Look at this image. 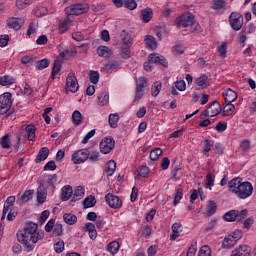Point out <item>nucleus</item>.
Returning a JSON list of instances; mask_svg holds the SVG:
<instances>
[{
	"instance_id": "16",
	"label": "nucleus",
	"mask_w": 256,
	"mask_h": 256,
	"mask_svg": "<svg viewBox=\"0 0 256 256\" xmlns=\"http://www.w3.org/2000/svg\"><path fill=\"white\" fill-rule=\"evenodd\" d=\"M0 105H3L6 109H11L13 106V94L11 92H5L0 95Z\"/></svg>"
},
{
	"instance_id": "17",
	"label": "nucleus",
	"mask_w": 256,
	"mask_h": 256,
	"mask_svg": "<svg viewBox=\"0 0 256 256\" xmlns=\"http://www.w3.org/2000/svg\"><path fill=\"white\" fill-rule=\"evenodd\" d=\"M121 67V61L119 60H110L108 63L104 65V70L106 73H113L115 71H119Z\"/></svg>"
},
{
	"instance_id": "36",
	"label": "nucleus",
	"mask_w": 256,
	"mask_h": 256,
	"mask_svg": "<svg viewBox=\"0 0 256 256\" xmlns=\"http://www.w3.org/2000/svg\"><path fill=\"white\" fill-rule=\"evenodd\" d=\"M206 212L208 214V217L215 215V213H217V203L210 200L206 206Z\"/></svg>"
},
{
	"instance_id": "22",
	"label": "nucleus",
	"mask_w": 256,
	"mask_h": 256,
	"mask_svg": "<svg viewBox=\"0 0 256 256\" xmlns=\"http://www.w3.org/2000/svg\"><path fill=\"white\" fill-rule=\"evenodd\" d=\"M97 55H99V57H104L105 59H107L113 55V51L107 46H98Z\"/></svg>"
},
{
	"instance_id": "61",
	"label": "nucleus",
	"mask_w": 256,
	"mask_h": 256,
	"mask_svg": "<svg viewBox=\"0 0 256 256\" xmlns=\"http://www.w3.org/2000/svg\"><path fill=\"white\" fill-rule=\"evenodd\" d=\"M88 159H89L92 163H97V161L99 160V151H92V152H89Z\"/></svg>"
},
{
	"instance_id": "30",
	"label": "nucleus",
	"mask_w": 256,
	"mask_h": 256,
	"mask_svg": "<svg viewBox=\"0 0 256 256\" xmlns=\"http://www.w3.org/2000/svg\"><path fill=\"white\" fill-rule=\"evenodd\" d=\"M116 169H117V163H115V160H110L105 165V173H107L108 177L113 176V173H115Z\"/></svg>"
},
{
	"instance_id": "25",
	"label": "nucleus",
	"mask_w": 256,
	"mask_h": 256,
	"mask_svg": "<svg viewBox=\"0 0 256 256\" xmlns=\"http://www.w3.org/2000/svg\"><path fill=\"white\" fill-rule=\"evenodd\" d=\"M235 113V105L233 102H226V105L222 108V115L224 117H231Z\"/></svg>"
},
{
	"instance_id": "48",
	"label": "nucleus",
	"mask_w": 256,
	"mask_h": 256,
	"mask_svg": "<svg viewBox=\"0 0 256 256\" xmlns=\"http://www.w3.org/2000/svg\"><path fill=\"white\" fill-rule=\"evenodd\" d=\"M55 253H63L65 251V242L63 240H59L54 244Z\"/></svg>"
},
{
	"instance_id": "11",
	"label": "nucleus",
	"mask_w": 256,
	"mask_h": 256,
	"mask_svg": "<svg viewBox=\"0 0 256 256\" xmlns=\"http://www.w3.org/2000/svg\"><path fill=\"white\" fill-rule=\"evenodd\" d=\"M66 91L70 93H77L79 91V83H77V77L74 73H69L66 79Z\"/></svg>"
},
{
	"instance_id": "49",
	"label": "nucleus",
	"mask_w": 256,
	"mask_h": 256,
	"mask_svg": "<svg viewBox=\"0 0 256 256\" xmlns=\"http://www.w3.org/2000/svg\"><path fill=\"white\" fill-rule=\"evenodd\" d=\"M136 83H137L136 89L138 90H143L145 87L148 86L147 78L145 77H140Z\"/></svg>"
},
{
	"instance_id": "52",
	"label": "nucleus",
	"mask_w": 256,
	"mask_h": 256,
	"mask_svg": "<svg viewBox=\"0 0 256 256\" xmlns=\"http://www.w3.org/2000/svg\"><path fill=\"white\" fill-rule=\"evenodd\" d=\"M123 5L124 7H126V9H129L130 11L137 9V2L135 0H124Z\"/></svg>"
},
{
	"instance_id": "35",
	"label": "nucleus",
	"mask_w": 256,
	"mask_h": 256,
	"mask_svg": "<svg viewBox=\"0 0 256 256\" xmlns=\"http://www.w3.org/2000/svg\"><path fill=\"white\" fill-rule=\"evenodd\" d=\"M72 122H73V125L75 126L81 125L83 123V115L79 110H76L73 112Z\"/></svg>"
},
{
	"instance_id": "18",
	"label": "nucleus",
	"mask_w": 256,
	"mask_h": 256,
	"mask_svg": "<svg viewBox=\"0 0 256 256\" xmlns=\"http://www.w3.org/2000/svg\"><path fill=\"white\" fill-rule=\"evenodd\" d=\"M207 109L210 112L211 117H217V115L223 111V107H221V104L218 101L212 102Z\"/></svg>"
},
{
	"instance_id": "7",
	"label": "nucleus",
	"mask_w": 256,
	"mask_h": 256,
	"mask_svg": "<svg viewBox=\"0 0 256 256\" xmlns=\"http://www.w3.org/2000/svg\"><path fill=\"white\" fill-rule=\"evenodd\" d=\"M229 23L234 31H240L243 27V15L232 12L229 16Z\"/></svg>"
},
{
	"instance_id": "56",
	"label": "nucleus",
	"mask_w": 256,
	"mask_h": 256,
	"mask_svg": "<svg viewBox=\"0 0 256 256\" xmlns=\"http://www.w3.org/2000/svg\"><path fill=\"white\" fill-rule=\"evenodd\" d=\"M181 199H183V188H178L174 196V205H178Z\"/></svg>"
},
{
	"instance_id": "21",
	"label": "nucleus",
	"mask_w": 256,
	"mask_h": 256,
	"mask_svg": "<svg viewBox=\"0 0 256 256\" xmlns=\"http://www.w3.org/2000/svg\"><path fill=\"white\" fill-rule=\"evenodd\" d=\"M224 101L225 103H234V101H237V92L235 90L228 88L223 93Z\"/></svg>"
},
{
	"instance_id": "10",
	"label": "nucleus",
	"mask_w": 256,
	"mask_h": 256,
	"mask_svg": "<svg viewBox=\"0 0 256 256\" xmlns=\"http://www.w3.org/2000/svg\"><path fill=\"white\" fill-rule=\"evenodd\" d=\"M105 201L111 207V209H121L123 207V201L119 196H115L111 193L105 195Z\"/></svg>"
},
{
	"instance_id": "62",
	"label": "nucleus",
	"mask_w": 256,
	"mask_h": 256,
	"mask_svg": "<svg viewBox=\"0 0 256 256\" xmlns=\"http://www.w3.org/2000/svg\"><path fill=\"white\" fill-rule=\"evenodd\" d=\"M218 53H220V57H227V43L218 46Z\"/></svg>"
},
{
	"instance_id": "1",
	"label": "nucleus",
	"mask_w": 256,
	"mask_h": 256,
	"mask_svg": "<svg viewBox=\"0 0 256 256\" xmlns=\"http://www.w3.org/2000/svg\"><path fill=\"white\" fill-rule=\"evenodd\" d=\"M38 225L30 222L26 225L23 233L21 235H18V241L20 243H23L26 251L29 253L33 251L34 247L31 245V241L33 243H37L39 241H42L43 237H45V234L43 232H37Z\"/></svg>"
},
{
	"instance_id": "4",
	"label": "nucleus",
	"mask_w": 256,
	"mask_h": 256,
	"mask_svg": "<svg viewBox=\"0 0 256 256\" xmlns=\"http://www.w3.org/2000/svg\"><path fill=\"white\" fill-rule=\"evenodd\" d=\"M249 211L244 209L239 212V210H230L223 215L224 221L233 222V221H243L247 217Z\"/></svg>"
},
{
	"instance_id": "58",
	"label": "nucleus",
	"mask_w": 256,
	"mask_h": 256,
	"mask_svg": "<svg viewBox=\"0 0 256 256\" xmlns=\"http://www.w3.org/2000/svg\"><path fill=\"white\" fill-rule=\"evenodd\" d=\"M37 32V22L33 21L29 24L28 30H27V35L31 36L33 33Z\"/></svg>"
},
{
	"instance_id": "5",
	"label": "nucleus",
	"mask_w": 256,
	"mask_h": 256,
	"mask_svg": "<svg viewBox=\"0 0 256 256\" xmlns=\"http://www.w3.org/2000/svg\"><path fill=\"white\" fill-rule=\"evenodd\" d=\"M152 63H155L156 65H162V67H167V60L163 56H159V54L152 53L148 57V62L144 63V69L145 71H151L152 69Z\"/></svg>"
},
{
	"instance_id": "20",
	"label": "nucleus",
	"mask_w": 256,
	"mask_h": 256,
	"mask_svg": "<svg viewBox=\"0 0 256 256\" xmlns=\"http://www.w3.org/2000/svg\"><path fill=\"white\" fill-rule=\"evenodd\" d=\"M34 193L35 192L33 190L25 191L20 197L17 198V205H24V203H27V201L33 199Z\"/></svg>"
},
{
	"instance_id": "54",
	"label": "nucleus",
	"mask_w": 256,
	"mask_h": 256,
	"mask_svg": "<svg viewBox=\"0 0 256 256\" xmlns=\"http://www.w3.org/2000/svg\"><path fill=\"white\" fill-rule=\"evenodd\" d=\"M89 79L93 83V85H97V83H99V72L98 71H90Z\"/></svg>"
},
{
	"instance_id": "47",
	"label": "nucleus",
	"mask_w": 256,
	"mask_h": 256,
	"mask_svg": "<svg viewBox=\"0 0 256 256\" xmlns=\"http://www.w3.org/2000/svg\"><path fill=\"white\" fill-rule=\"evenodd\" d=\"M137 173L139 177H143L144 179H147V177H149V167L140 166L137 169Z\"/></svg>"
},
{
	"instance_id": "33",
	"label": "nucleus",
	"mask_w": 256,
	"mask_h": 256,
	"mask_svg": "<svg viewBox=\"0 0 256 256\" xmlns=\"http://www.w3.org/2000/svg\"><path fill=\"white\" fill-rule=\"evenodd\" d=\"M144 43L148 49H157V40L151 35L146 36Z\"/></svg>"
},
{
	"instance_id": "31",
	"label": "nucleus",
	"mask_w": 256,
	"mask_h": 256,
	"mask_svg": "<svg viewBox=\"0 0 256 256\" xmlns=\"http://www.w3.org/2000/svg\"><path fill=\"white\" fill-rule=\"evenodd\" d=\"M83 197H85V188H83V186H78L74 190V195L71 201H80V199H83Z\"/></svg>"
},
{
	"instance_id": "27",
	"label": "nucleus",
	"mask_w": 256,
	"mask_h": 256,
	"mask_svg": "<svg viewBox=\"0 0 256 256\" xmlns=\"http://www.w3.org/2000/svg\"><path fill=\"white\" fill-rule=\"evenodd\" d=\"M85 230L88 232L90 239L95 241L97 239V229H95V224L88 222L85 224Z\"/></svg>"
},
{
	"instance_id": "45",
	"label": "nucleus",
	"mask_w": 256,
	"mask_h": 256,
	"mask_svg": "<svg viewBox=\"0 0 256 256\" xmlns=\"http://www.w3.org/2000/svg\"><path fill=\"white\" fill-rule=\"evenodd\" d=\"M33 3V0H16V7L17 9H27L29 5Z\"/></svg>"
},
{
	"instance_id": "28",
	"label": "nucleus",
	"mask_w": 256,
	"mask_h": 256,
	"mask_svg": "<svg viewBox=\"0 0 256 256\" xmlns=\"http://www.w3.org/2000/svg\"><path fill=\"white\" fill-rule=\"evenodd\" d=\"M71 195H73V187L70 185H66L62 188L61 200L69 201L71 199Z\"/></svg>"
},
{
	"instance_id": "38",
	"label": "nucleus",
	"mask_w": 256,
	"mask_h": 256,
	"mask_svg": "<svg viewBox=\"0 0 256 256\" xmlns=\"http://www.w3.org/2000/svg\"><path fill=\"white\" fill-rule=\"evenodd\" d=\"M35 131H36V128L34 124H29L26 126L28 141H35Z\"/></svg>"
},
{
	"instance_id": "64",
	"label": "nucleus",
	"mask_w": 256,
	"mask_h": 256,
	"mask_svg": "<svg viewBox=\"0 0 256 256\" xmlns=\"http://www.w3.org/2000/svg\"><path fill=\"white\" fill-rule=\"evenodd\" d=\"M197 253V244H192L187 251V256H195Z\"/></svg>"
},
{
	"instance_id": "60",
	"label": "nucleus",
	"mask_w": 256,
	"mask_h": 256,
	"mask_svg": "<svg viewBox=\"0 0 256 256\" xmlns=\"http://www.w3.org/2000/svg\"><path fill=\"white\" fill-rule=\"evenodd\" d=\"M215 129L216 131H218V133H223V131L227 130V122H223V121L218 122Z\"/></svg>"
},
{
	"instance_id": "59",
	"label": "nucleus",
	"mask_w": 256,
	"mask_h": 256,
	"mask_svg": "<svg viewBox=\"0 0 256 256\" xmlns=\"http://www.w3.org/2000/svg\"><path fill=\"white\" fill-rule=\"evenodd\" d=\"M53 233L56 237H61V235H63V225L55 224Z\"/></svg>"
},
{
	"instance_id": "41",
	"label": "nucleus",
	"mask_w": 256,
	"mask_h": 256,
	"mask_svg": "<svg viewBox=\"0 0 256 256\" xmlns=\"http://www.w3.org/2000/svg\"><path fill=\"white\" fill-rule=\"evenodd\" d=\"M108 121L112 129H117V123L119 122V114H110Z\"/></svg>"
},
{
	"instance_id": "12",
	"label": "nucleus",
	"mask_w": 256,
	"mask_h": 256,
	"mask_svg": "<svg viewBox=\"0 0 256 256\" xmlns=\"http://www.w3.org/2000/svg\"><path fill=\"white\" fill-rule=\"evenodd\" d=\"M231 256H251V247L249 245L241 244L232 250Z\"/></svg>"
},
{
	"instance_id": "53",
	"label": "nucleus",
	"mask_w": 256,
	"mask_h": 256,
	"mask_svg": "<svg viewBox=\"0 0 256 256\" xmlns=\"http://www.w3.org/2000/svg\"><path fill=\"white\" fill-rule=\"evenodd\" d=\"M211 247L204 245L200 248L198 256H211Z\"/></svg>"
},
{
	"instance_id": "57",
	"label": "nucleus",
	"mask_w": 256,
	"mask_h": 256,
	"mask_svg": "<svg viewBox=\"0 0 256 256\" xmlns=\"http://www.w3.org/2000/svg\"><path fill=\"white\" fill-rule=\"evenodd\" d=\"M175 88L178 91H185L187 89V84L185 83V80H178L175 82Z\"/></svg>"
},
{
	"instance_id": "50",
	"label": "nucleus",
	"mask_w": 256,
	"mask_h": 256,
	"mask_svg": "<svg viewBox=\"0 0 256 256\" xmlns=\"http://www.w3.org/2000/svg\"><path fill=\"white\" fill-rule=\"evenodd\" d=\"M109 103V95L102 93L98 96V104L101 105V107L107 105Z\"/></svg>"
},
{
	"instance_id": "23",
	"label": "nucleus",
	"mask_w": 256,
	"mask_h": 256,
	"mask_svg": "<svg viewBox=\"0 0 256 256\" xmlns=\"http://www.w3.org/2000/svg\"><path fill=\"white\" fill-rule=\"evenodd\" d=\"M55 183H57V174L46 175L41 181V187H43V185H50L51 187H55Z\"/></svg>"
},
{
	"instance_id": "34",
	"label": "nucleus",
	"mask_w": 256,
	"mask_h": 256,
	"mask_svg": "<svg viewBox=\"0 0 256 256\" xmlns=\"http://www.w3.org/2000/svg\"><path fill=\"white\" fill-rule=\"evenodd\" d=\"M96 204H97V200H95V196H93V195L87 196L83 200L84 209H89L90 207H95Z\"/></svg>"
},
{
	"instance_id": "44",
	"label": "nucleus",
	"mask_w": 256,
	"mask_h": 256,
	"mask_svg": "<svg viewBox=\"0 0 256 256\" xmlns=\"http://www.w3.org/2000/svg\"><path fill=\"white\" fill-rule=\"evenodd\" d=\"M2 149H10L11 148V139H9V134L4 135L0 141Z\"/></svg>"
},
{
	"instance_id": "43",
	"label": "nucleus",
	"mask_w": 256,
	"mask_h": 256,
	"mask_svg": "<svg viewBox=\"0 0 256 256\" xmlns=\"http://www.w3.org/2000/svg\"><path fill=\"white\" fill-rule=\"evenodd\" d=\"M161 155H163V150L161 148H155L150 152V159L151 161H157Z\"/></svg>"
},
{
	"instance_id": "46",
	"label": "nucleus",
	"mask_w": 256,
	"mask_h": 256,
	"mask_svg": "<svg viewBox=\"0 0 256 256\" xmlns=\"http://www.w3.org/2000/svg\"><path fill=\"white\" fill-rule=\"evenodd\" d=\"M49 65H50L49 60L44 58V59L36 62V69H38V71H43V69H47V67H49Z\"/></svg>"
},
{
	"instance_id": "24",
	"label": "nucleus",
	"mask_w": 256,
	"mask_h": 256,
	"mask_svg": "<svg viewBox=\"0 0 256 256\" xmlns=\"http://www.w3.org/2000/svg\"><path fill=\"white\" fill-rule=\"evenodd\" d=\"M211 9L214 11H225L227 9V3L225 0H212Z\"/></svg>"
},
{
	"instance_id": "39",
	"label": "nucleus",
	"mask_w": 256,
	"mask_h": 256,
	"mask_svg": "<svg viewBox=\"0 0 256 256\" xmlns=\"http://www.w3.org/2000/svg\"><path fill=\"white\" fill-rule=\"evenodd\" d=\"M61 71V61L55 60L52 68V73H51V79L55 80V77H57V74Z\"/></svg>"
},
{
	"instance_id": "37",
	"label": "nucleus",
	"mask_w": 256,
	"mask_h": 256,
	"mask_svg": "<svg viewBox=\"0 0 256 256\" xmlns=\"http://www.w3.org/2000/svg\"><path fill=\"white\" fill-rule=\"evenodd\" d=\"M120 245L117 241H112L107 246V251L112 255L119 253Z\"/></svg>"
},
{
	"instance_id": "8",
	"label": "nucleus",
	"mask_w": 256,
	"mask_h": 256,
	"mask_svg": "<svg viewBox=\"0 0 256 256\" xmlns=\"http://www.w3.org/2000/svg\"><path fill=\"white\" fill-rule=\"evenodd\" d=\"M87 159H89L88 149L78 150L72 155V162L74 165H81V163H85Z\"/></svg>"
},
{
	"instance_id": "42",
	"label": "nucleus",
	"mask_w": 256,
	"mask_h": 256,
	"mask_svg": "<svg viewBox=\"0 0 256 256\" xmlns=\"http://www.w3.org/2000/svg\"><path fill=\"white\" fill-rule=\"evenodd\" d=\"M162 83L159 81L154 82L152 85L151 91H152V97H157L159 93H161Z\"/></svg>"
},
{
	"instance_id": "29",
	"label": "nucleus",
	"mask_w": 256,
	"mask_h": 256,
	"mask_svg": "<svg viewBox=\"0 0 256 256\" xmlns=\"http://www.w3.org/2000/svg\"><path fill=\"white\" fill-rule=\"evenodd\" d=\"M140 17L144 23H149L153 19V10L151 8L141 10Z\"/></svg>"
},
{
	"instance_id": "63",
	"label": "nucleus",
	"mask_w": 256,
	"mask_h": 256,
	"mask_svg": "<svg viewBox=\"0 0 256 256\" xmlns=\"http://www.w3.org/2000/svg\"><path fill=\"white\" fill-rule=\"evenodd\" d=\"M57 169V164L55 161L51 160L44 166V171H55Z\"/></svg>"
},
{
	"instance_id": "32",
	"label": "nucleus",
	"mask_w": 256,
	"mask_h": 256,
	"mask_svg": "<svg viewBox=\"0 0 256 256\" xmlns=\"http://www.w3.org/2000/svg\"><path fill=\"white\" fill-rule=\"evenodd\" d=\"M15 83V78L10 75L0 76V85L2 87H7V85H13Z\"/></svg>"
},
{
	"instance_id": "51",
	"label": "nucleus",
	"mask_w": 256,
	"mask_h": 256,
	"mask_svg": "<svg viewBox=\"0 0 256 256\" xmlns=\"http://www.w3.org/2000/svg\"><path fill=\"white\" fill-rule=\"evenodd\" d=\"M205 182H206L207 187H209V189H211V187H213V185H215V176L213 174H211V172H209L206 175Z\"/></svg>"
},
{
	"instance_id": "26",
	"label": "nucleus",
	"mask_w": 256,
	"mask_h": 256,
	"mask_svg": "<svg viewBox=\"0 0 256 256\" xmlns=\"http://www.w3.org/2000/svg\"><path fill=\"white\" fill-rule=\"evenodd\" d=\"M49 157V148L47 147H42L35 159V163H41L42 161H45Z\"/></svg>"
},
{
	"instance_id": "40",
	"label": "nucleus",
	"mask_w": 256,
	"mask_h": 256,
	"mask_svg": "<svg viewBox=\"0 0 256 256\" xmlns=\"http://www.w3.org/2000/svg\"><path fill=\"white\" fill-rule=\"evenodd\" d=\"M63 219L67 225H75L77 223V216L75 214H64Z\"/></svg>"
},
{
	"instance_id": "19",
	"label": "nucleus",
	"mask_w": 256,
	"mask_h": 256,
	"mask_svg": "<svg viewBox=\"0 0 256 256\" xmlns=\"http://www.w3.org/2000/svg\"><path fill=\"white\" fill-rule=\"evenodd\" d=\"M183 232V225L180 222L174 223L172 225V235L170 236L171 241H176L179 239L181 233Z\"/></svg>"
},
{
	"instance_id": "13",
	"label": "nucleus",
	"mask_w": 256,
	"mask_h": 256,
	"mask_svg": "<svg viewBox=\"0 0 256 256\" xmlns=\"http://www.w3.org/2000/svg\"><path fill=\"white\" fill-rule=\"evenodd\" d=\"M241 237V233H239L238 236H232L231 234L226 236L222 242V247L224 249H231V247H235Z\"/></svg>"
},
{
	"instance_id": "2",
	"label": "nucleus",
	"mask_w": 256,
	"mask_h": 256,
	"mask_svg": "<svg viewBox=\"0 0 256 256\" xmlns=\"http://www.w3.org/2000/svg\"><path fill=\"white\" fill-rule=\"evenodd\" d=\"M230 193H235L238 199H247L253 195V184L251 182H243L241 177H237L228 182Z\"/></svg>"
},
{
	"instance_id": "15",
	"label": "nucleus",
	"mask_w": 256,
	"mask_h": 256,
	"mask_svg": "<svg viewBox=\"0 0 256 256\" xmlns=\"http://www.w3.org/2000/svg\"><path fill=\"white\" fill-rule=\"evenodd\" d=\"M194 83L196 85L197 91L201 89H207V87H209L210 85L209 76H207L206 74H201L200 77L195 79Z\"/></svg>"
},
{
	"instance_id": "6",
	"label": "nucleus",
	"mask_w": 256,
	"mask_h": 256,
	"mask_svg": "<svg viewBox=\"0 0 256 256\" xmlns=\"http://www.w3.org/2000/svg\"><path fill=\"white\" fill-rule=\"evenodd\" d=\"M195 23V16L190 12L182 14L180 17L176 18L177 27H191Z\"/></svg>"
},
{
	"instance_id": "9",
	"label": "nucleus",
	"mask_w": 256,
	"mask_h": 256,
	"mask_svg": "<svg viewBox=\"0 0 256 256\" xmlns=\"http://www.w3.org/2000/svg\"><path fill=\"white\" fill-rule=\"evenodd\" d=\"M115 147V140L113 137H106L101 140L100 142V151L104 155H107V153H111Z\"/></svg>"
},
{
	"instance_id": "14",
	"label": "nucleus",
	"mask_w": 256,
	"mask_h": 256,
	"mask_svg": "<svg viewBox=\"0 0 256 256\" xmlns=\"http://www.w3.org/2000/svg\"><path fill=\"white\" fill-rule=\"evenodd\" d=\"M7 25L10 29H15V31H19L23 25H25V19L24 18H8L7 19Z\"/></svg>"
},
{
	"instance_id": "55",
	"label": "nucleus",
	"mask_w": 256,
	"mask_h": 256,
	"mask_svg": "<svg viewBox=\"0 0 256 256\" xmlns=\"http://www.w3.org/2000/svg\"><path fill=\"white\" fill-rule=\"evenodd\" d=\"M47 13V8L45 7H37L33 10V15L35 17H43Z\"/></svg>"
},
{
	"instance_id": "3",
	"label": "nucleus",
	"mask_w": 256,
	"mask_h": 256,
	"mask_svg": "<svg viewBox=\"0 0 256 256\" xmlns=\"http://www.w3.org/2000/svg\"><path fill=\"white\" fill-rule=\"evenodd\" d=\"M66 15H84L89 13V4L87 3H76L65 8Z\"/></svg>"
}]
</instances>
